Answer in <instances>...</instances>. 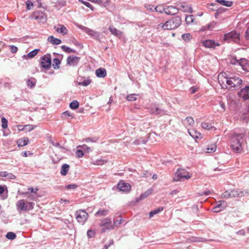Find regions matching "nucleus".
<instances>
[{
	"mask_svg": "<svg viewBox=\"0 0 249 249\" xmlns=\"http://www.w3.org/2000/svg\"><path fill=\"white\" fill-rule=\"evenodd\" d=\"M225 73H222L218 77V81L223 89L237 90L240 88L242 80L237 76L227 77Z\"/></svg>",
	"mask_w": 249,
	"mask_h": 249,
	"instance_id": "nucleus-1",
	"label": "nucleus"
},
{
	"mask_svg": "<svg viewBox=\"0 0 249 249\" xmlns=\"http://www.w3.org/2000/svg\"><path fill=\"white\" fill-rule=\"evenodd\" d=\"M244 134L234 133L231 136V147L235 152L239 153L242 150V143Z\"/></svg>",
	"mask_w": 249,
	"mask_h": 249,
	"instance_id": "nucleus-2",
	"label": "nucleus"
},
{
	"mask_svg": "<svg viewBox=\"0 0 249 249\" xmlns=\"http://www.w3.org/2000/svg\"><path fill=\"white\" fill-rule=\"evenodd\" d=\"M181 23V19L178 16L170 18L164 23H160L158 25V29L163 30H173L177 28Z\"/></svg>",
	"mask_w": 249,
	"mask_h": 249,
	"instance_id": "nucleus-3",
	"label": "nucleus"
},
{
	"mask_svg": "<svg viewBox=\"0 0 249 249\" xmlns=\"http://www.w3.org/2000/svg\"><path fill=\"white\" fill-rule=\"evenodd\" d=\"M34 203L32 202H25L24 199H20L16 203L17 210L19 213L23 211L32 210L34 209Z\"/></svg>",
	"mask_w": 249,
	"mask_h": 249,
	"instance_id": "nucleus-4",
	"label": "nucleus"
},
{
	"mask_svg": "<svg viewBox=\"0 0 249 249\" xmlns=\"http://www.w3.org/2000/svg\"><path fill=\"white\" fill-rule=\"evenodd\" d=\"M191 176L184 169H178L175 174L174 181H182L190 179Z\"/></svg>",
	"mask_w": 249,
	"mask_h": 249,
	"instance_id": "nucleus-5",
	"label": "nucleus"
},
{
	"mask_svg": "<svg viewBox=\"0 0 249 249\" xmlns=\"http://www.w3.org/2000/svg\"><path fill=\"white\" fill-rule=\"evenodd\" d=\"M224 40L228 42L238 43L240 40V34L235 31H232L224 35Z\"/></svg>",
	"mask_w": 249,
	"mask_h": 249,
	"instance_id": "nucleus-6",
	"label": "nucleus"
},
{
	"mask_svg": "<svg viewBox=\"0 0 249 249\" xmlns=\"http://www.w3.org/2000/svg\"><path fill=\"white\" fill-rule=\"evenodd\" d=\"M89 214L83 210H79L75 212V217L77 222L84 224L88 219Z\"/></svg>",
	"mask_w": 249,
	"mask_h": 249,
	"instance_id": "nucleus-7",
	"label": "nucleus"
},
{
	"mask_svg": "<svg viewBox=\"0 0 249 249\" xmlns=\"http://www.w3.org/2000/svg\"><path fill=\"white\" fill-rule=\"evenodd\" d=\"M32 18L39 22L44 23L47 21V17L42 12H35L32 16Z\"/></svg>",
	"mask_w": 249,
	"mask_h": 249,
	"instance_id": "nucleus-8",
	"label": "nucleus"
},
{
	"mask_svg": "<svg viewBox=\"0 0 249 249\" xmlns=\"http://www.w3.org/2000/svg\"><path fill=\"white\" fill-rule=\"evenodd\" d=\"M81 29L83 30L86 34L94 37L96 40H99L100 37V33L94 31L88 27L81 26Z\"/></svg>",
	"mask_w": 249,
	"mask_h": 249,
	"instance_id": "nucleus-9",
	"label": "nucleus"
},
{
	"mask_svg": "<svg viewBox=\"0 0 249 249\" xmlns=\"http://www.w3.org/2000/svg\"><path fill=\"white\" fill-rule=\"evenodd\" d=\"M41 65L43 68L49 69L51 65V57L50 54H47L41 58Z\"/></svg>",
	"mask_w": 249,
	"mask_h": 249,
	"instance_id": "nucleus-10",
	"label": "nucleus"
},
{
	"mask_svg": "<svg viewBox=\"0 0 249 249\" xmlns=\"http://www.w3.org/2000/svg\"><path fill=\"white\" fill-rule=\"evenodd\" d=\"M221 196L224 198L238 197V190L235 189L227 190L222 194Z\"/></svg>",
	"mask_w": 249,
	"mask_h": 249,
	"instance_id": "nucleus-11",
	"label": "nucleus"
},
{
	"mask_svg": "<svg viewBox=\"0 0 249 249\" xmlns=\"http://www.w3.org/2000/svg\"><path fill=\"white\" fill-rule=\"evenodd\" d=\"M238 96L244 99L247 100L249 99V86H246L242 89L238 93Z\"/></svg>",
	"mask_w": 249,
	"mask_h": 249,
	"instance_id": "nucleus-12",
	"label": "nucleus"
},
{
	"mask_svg": "<svg viewBox=\"0 0 249 249\" xmlns=\"http://www.w3.org/2000/svg\"><path fill=\"white\" fill-rule=\"evenodd\" d=\"M80 57L72 55L69 56L67 59V64L71 66H76L80 61Z\"/></svg>",
	"mask_w": 249,
	"mask_h": 249,
	"instance_id": "nucleus-13",
	"label": "nucleus"
},
{
	"mask_svg": "<svg viewBox=\"0 0 249 249\" xmlns=\"http://www.w3.org/2000/svg\"><path fill=\"white\" fill-rule=\"evenodd\" d=\"M117 188L121 191L128 192L131 189V186L129 183L121 181L118 183Z\"/></svg>",
	"mask_w": 249,
	"mask_h": 249,
	"instance_id": "nucleus-14",
	"label": "nucleus"
},
{
	"mask_svg": "<svg viewBox=\"0 0 249 249\" xmlns=\"http://www.w3.org/2000/svg\"><path fill=\"white\" fill-rule=\"evenodd\" d=\"M202 43L205 47L209 48H214L215 46L220 45L218 43H216L213 40H205L202 41Z\"/></svg>",
	"mask_w": 249,
	"mask_h": 249,
	"instance_id": "nucleus-15",
	"label": "nucleus"
},
{
	"mask_svg": "<svg viewBox=\"0 0 249 249\" xmlns=\"http://www.w3.org/2000/svg\"><path fill=\"white\" fill-rule=\"evenodd\" d=\"M106 225H108L109 226L107 227V229H113L114 227L111 224V219L109 218H106L101 221L99 224L100 227H105Z\"/></svg>",
	"mask_w": 249,
	"mask_h": 249,
	"instance_id": "nucleus-16",
	"label": "nucleus"
},
{
	"mask_svg": "<svg viewBox=\"0 0 249 249\" xmlns=\"http://www.w3.org/2000/svg\"><path fill=\"white\" fill-rule=\"evenodd\" d=\"M164 12L167 15H175L178 12V9L173 6H166Z\"/></svg>",
	"mask_w": 249,
	"mask_h": 249,
	"instance_id": "nucleus-17",
	"label": "nucleus"
},
{
	"mask_svg": "<svg viewBox=\"0 0 249 249\" xmlns=\"http://www.w3.org/2000/svg\"><path fill=\"white\" fill-rule=\"evenodd\" d=\"M95 74L98 77L104 78L107 75V71L105 69L100 68L96 70Z\"/></svg>",
	"mask_w": 249,
	"mask_h": 249,
	"instance_id": "nucleus-18",
	"label": "nucleus"
},
{
	"mask_svg": "<svg viewBox=\"0 0 249 249\" xmlns=\"http://www.w3.org/2000/svg\"><path fill=\"white\" fill-rule=\"evenodd\" d=\"M238 61L237 65L240 66L244 70L247 69L248 60L247 59L241 58L240 60H238Z\"/></svg>",
	"mask_w": 249,
	"mask_h": 249,
	"instance_id": "nucleus-19",
	"label": "nucleus"
},
{
	"mask_svg": "<svg viewBox=\"0 0 249 249\" xmlns=\"http://www.w3.org/2000/svg\"><path fill=\"white\" fill-rule=\"evenodd\" d=\"M29 142V139L27 137H24L19 139L17 141V144L18 147H22L28 144Z\"/></svg>",
	"mask_w": 249,
	"mask_h": 249,
	"instance_id": "nucleus-20",
	"label": "nucleus"
},
{
	"mask_svg": "<svg viewBox=\"0 0 249 249\" xmlns=\"http://www.w3.org/2000/svg\"><path fill=\"white\" fill-rule=\"evenodd\" d=\"M109 31L111 34L116 36H121L122 35V32L117 30L116 28L112 26H110L108 28Z\"/></svg>",
	"mask_w": 249,
	"mask_h": 249,
	"instance_id": "nucleus-21",
	"label": "nucleus"
},
{
	"mask_svg": "<svg viewBox=\"0 0 249 249\" xmlns=\"http://www.w3.org/2000/svg\"><path fill=\"white\" fill-rule=\"evenodd\" d=\"M55 31L59 33L63 34V35H66L67 34V29L63 25H58V27L55 28Z\"/></svg>",
	"mask_w": 249,
	"mask_h": 249,
	"instance_id": "nucleus-22",
	"label": "nucleus"
},
{
	"mask_svg": "<svg viewBox=\"0 0 249 249\" xmlns=\"http://www.w3.org/2000/svg\"><path fill=\"white\" fill-rule=\"evenodd\" d=\"M188 133L194 139H197L201 136V134L194 129H188Z\"/></svg>",
	"mask_w": 249,
	"mask_h": 249,
	"instance_id": "nucleus-23",
	"label": "nucleus"
},
{
	"mask_svg": "<svg viewBox=\"0 0 249 249\" xmlns=\"http://www.w3.org/2000/svg\"><path fill=\"white\" fill-rule=\"evenodd\" d=\"M70 169V165L68 164H64L61 168L60 174L62 176H66Z\"/></svg>",
	"mask_w": 249,
	"mask_h": 249,
	"instance_id": "nucleus-24",
	"label": "nucleus"
},
{
	"mask_svg": "<svg viewBox=\"0 0 249 249\" xmlns=\"http://www.w3.org/2000/svg\"><path fill=\"white\" fill-rule=\"evenodd\" d=\"M48 41L52 43L53 45H58L61 43V40L59 39L54 37L53 36H50L48 38Z\"/></svg>",
	"mask_w": 249,
	"mask_h": 249,
	"instance_id": "nucleus-25",
	"label": "nucleus"
},
{
	"mask_svg": "<svg viewBox=\"0 0 249 249\" xmlns=\"http://www.w3.org/2000/svg\"><path fill=\"white\" fill-rule=\"evenodd\" d=\"M39 51L40 50L39 49H35L32 51L30 52V53H29L27 55H24V57L32 58L37 54Z\"/></svg>",
	"mask_w": 249,
	"mask_h": 249,
	"instance_id": "nucleus-26",
	"label": "nucleus"
},
{
	"mask_svg": "<svg viewBox=\"0 0 249 249\" xmlns=\"http://www.w3.org/2000/svg\"><path fill=\"white\" fill-rule=\"evenodd\" d=\"M194 124V120L191 117H187L184 121V124L187 126H192Z\"/></svg>",
	"mask_w": 249,
	"mask_h": 249,
	"instance_id": "nucleus-27",
	"label": "nucleus"
},
{
	"mask_svg": "<svg viewBox=\"0 0 249 249\" xmlns=\"http://www.w3.org/2000/svg\"><path fill=\"white\" fill-rule=\"evenodd\" d=\"M36 83V79L34 77L29 78L27 81V86L31 88H33L35 86Z\"/></svg>",
	"mask_w": 249,
	"mask_h": 249,
	"instance_id": "nucleus-28",
	"label": "nucleus"
},
{
	"mask_svg": "<svg viewBox=\"0 0 249 249\" xmlns=\"http://www.w3.org/2000/svg\"><path fill=\"white\" fill-rule=\"evenodd\" d=\"M216 149V145L215 144H212L208 146L206 149V152L208 153H213L215 151Z\"/></svg>",
	"mask_w": 249,
	"mask_h": 249,
	"instance_id": "nucleus-29",
	"label": "nucleus"
},
{
	"mask_svg": "<svg viewBox=\"0 0 249 249\" xmlns=\"http://www.w3.org/2000/svg\"><path fill=\"white\" fill-rule=\"evenodd\" d=\"M66 2L63 0H57L55 3L54 6L58 9H60L63 6H65L66 5Z\"/></svg>",
	"mask_w": 249,
	"mask_h": 249,
	"instance_id": "nucleus-30",
	"label": "nucleus"
},
{
	"mask_svg": "<svg viewBox=\"0 0 249 249\" xmlns=\"http://www.w3.org/2000/svg\"><path fill=\"white\" fill-rule=\"evenodd\" d=\"M216 1L222 5L227 7H231L232 4V2L231 1H226L225 0H216Z\"/></svg>",
	"mask_w": 249,
	"mask_h": 249,
	"instance_id": "nucleus-31",
	"label": "nucleus"
},
{
	"mask_svg": "<svg viewBox=\"0 0 249 249\" xmlns=\"http://www.w3.org/2000/svg\"><path fill=\"white\" fill-rule=\"evenodd\" d=\"M108 212V210L100 209L95 213V216H105L107 214Z\"/></svg>",
	"mask_w": 249,
	"mask_h": 249,
	"instance_id": "nucleus-32",
	"label": "nucleus"
},
{
	"mask_svg": "<svg viewBox=\"0 0 249 249\" xmlns=\"http://www.w3.org/2000/svg\"><path fill=\"white\" fill-rule=\"evenodd\" d=\"M163 208L162 207L158 208V209L151 211L149 213L150 218L152 217L155 214L159 213L160 212L162 211Z\"/></svg>",
	"mask_w": 249,
	"mask_h": 249,
	"instance_id": "nucleus-33",
	"label": "nucleus"
},
{
	"mask_svg": "<svg viewBox=\"0 0 249 249\" xmlns=\"http://www.w3.org/2000/svg\"><path fill=\"white\" fill-rule=\"evenodd\" d=\"M216 206L221 210H223L227 207V205L225 201H219Z\"/></svg>",
	"mask_w": 249,
	"mask_h": 249,
	"instance_id": "nucleus-34",
	"label": "nucleus"
},
{
	"mask_svg": "<svg viewBox=\"0 0 249 249\" xmlns=\"http://www.w3.org/2000/svg\"><path fill=\"white\" fill-rule=\"evenodd\" d=\"M60 61L58 58L53 59V67L54 69H58L60 67Z\"/></svg>",
	"mask_w": 249,
	"mask_h": 249,
	"instance_id": "nucleus-35",
	"label": "nucleus"
},
{
	"mask_svg": "<svg viewBox=\"0 0 249 249\" xmlns=\"http://www.w3.org/2000/svg\"><path fill=\"white\" fill-rule=\"evenodd\" d=\"M201 126L203 129L207 130H210L213 127V126L211 124L206 122L202 123Z\"/></svg>",
	"mask_w": 249,
	"mask_h": 249,
	"instance_id": "nucleus-36",
	"label": "nucleus"
},
{
	"mask_svg": "<svg viewBox=\"0 0 249 249\" xmlns=\"http://www.w3.org/2000/svg\"><path fill=\"white\" fill-rule=\"evenodd\" d=\"M248 195H249V190L248 189L243 191L238 190V197H241Z\"/></svg>",
	"mask_w": 249,
	"mask_h": 249,
	"instance_id": "nucleus-37",
	"label": "nucleus"
},
{
	"mask_svg": "<svg viewBox=\"0 0 249 249\" xmlns=\"http://www.w3.org/2000/svg\"><path fill=\"white\" fill-rule=\"evenodd\" d=\"M91 82V80L89 78H88L87 79L85 80L82 82H79L78 83V85L86 87L90 84Z\"/></svg>",
	"mask_w": 249,
	"mask_h": 249,
	"instance_id": "nucleus-38",
	"label": "nucleus"
},
{
	"mask_svg": "<svg viewBox=\"0 0 249 249\" xmlns=\"http://www.w3.org/2000/svg\"><path fill=\"white\" fill-rule=\"evenodd\" d=\"M36 126L32 124H27L24 125L21 130H25L26 132H30L33 130Z\"/></svg>",
	"mask_w": 249,
	"mask_h": 249,
	"instance_id": "nucleus-39",
	"label": "nucleus"
},
{
	"mask_svg": "<svg viewBox=\"0 0 249 249\" xmlns=\"http://www.w3.org/2000/svg\"><path fill=\"white\" fill-rule=\"evenodd\" d=\"M228 62L232 65H237L238 61L236 57L231 56L228 59Z\"/></svg>",
	"mask_w": 249,
	"mask_h": 249,
	"instance_id": "nucleus-40",
	"label": "nucleus"
},
{
	"mask_svg": "<svg viewBox=\"0 0 249 249\" xmlns=\"http://www.w3.org/2000/svg\"><path fill=\"white\" fill-rule=\"evenodd\" d=\"M79 106V104L78 102H77L76 100L72 101L70 104V107L71 109H76Z\"/></svg>",
	"mask_w": 249,
	"mask_h": 249,
	"instance_id": "nucleus-41",
	"label": "nucleus"
},
{
	"mask_svg": "<svg viewBox=\"0 0 249 249\" xmlns=\"http://www.w3.org/2000/svg\"><path fill=\"white\" fill-rule=\"evenodd\" d=\"M61 48L63 51H64L67 53H75V50L70 48V47H66L64 45L62 46Z\"/></svg>",
	"mask_w": 249,
	"mask_h": 249,
	"instance_id": "nucleus-42",
	"label": "nucleus"
},
{
	"mask_svg": "<svg viewBox=\"0 0 249 249\" xmlns=\"http://www.w3.org/2000/svg\"><path fill=\"white\" fill-rule=\"evenodd\" d=\"M195 19L194 16L193 15H189L186 17L185 20L187 24H190L193 22Z\"/></svg>",
	"mask_w": 249,
	"mask_h": 249,
	"instance_id": "nucleus-43",
	"label": "nucleus"
},
{
	"mask_svg": "<svg viewBox=\"0 0 249 249\" xmlns=\"http://www.w3.org/2000/svg\"><path fill=\"white\" fill-rule=\"evenodd\" d=\"M151 113L154 114H163L164 113V110L159 108V107H156L154 110H151Z\"/></svg>",
	"mask_w": 249,
	"mask_h": 249,
	"instance_id": "nucleus-44",
	"label": "nucleus"
},
{
	"mask_svg": "<svg viewBox=\"0 0 249 249\" xmlns=\"http://www.w3.org/2000/svg\"><path fill=\"white\" fill-rule=\"evenodd\" d=\"M6 237L10 240H13L16 238V235L13 232H8L6 235Z\"/></svg>",
	"mask_w": 249,
	"mask_h": 249,
	"instance_id": "nucleus-45",
	"label": "nucleus"
},
{
	"mask_svg": "<svg viewBox=\"0 0 249 249\" xmlns=\"http://www.w3.org/2000/svg\"><path fill=\"white\" fill-rule=\"evenodd\" d=\"M136 94H131L127 96L126 99L128 101H134L136 100L137 98L136 97Z\"/></svg>",
	"mask_w": 249,
	"mask_h": 249,
	"instance_id": "nucleus-46",
	"label": "nucleus"
},
{
	"mask_svg": "<svg viewBox=\"0 0 249 249\" xmlns=\"http://www.w3.org/2000/svg\"><path fill=\"white\" fill-rule=\"evenodd\" d=\"M50 142L54 146H55V147H58L61 150H63V151H65L66 150V148L60 145V144L58 143V142H56V143H55L53 141H50Z\"/></svg>",
	"mask_w": 249,
	"mask_h": 249,
	"instance_id": "nucleus-47",
	"label": "nucleus"
},
{
	"mask_svg": "<svg viewBox=\"0 0 249 249\" xmlns=\"http://www.w3.org/2000/svg\"><path fill=\"white\" fill-rule=\"evenodd\" d=\"M149 195V193L148 192H145L144 194H142L140 196L137 198V201H139L142 199H145Z\"/></svg>",
	"mask_w": 249,
	"mask_h": 249,
	"instance_id": "nucleus-48",
	"label": "nucleus"
},
{
	"mask_svg": "<svg viewBox=\"0 0 249 249\" xmlns=\"http://www.w3.org/2000/svg\"><path fill=\"white\" fill-rule=\"evenodd\" d=\"M181 37L182 39L187 41H189L190 39L191 36L190 34H184L182 35Z\"/></svg>",
	"mask_w": 249,
	"mask_h": 249,
	"instance_id": "nucleus-49",
	"label": "nucleus"
},
{
	"mask_svg": "<svg viewBox=\"0 0 249 249\" xmlns=\"http://www.w3.org/2000/svg\"><path fill=\"white\" fill-rule=\"evenodd\" d=\"M1 126L3 128L5 129L7 127L8 121L4 117L1 119Z\"/></svg>",
	"mask_w": 249,
	"mask_h": 249,
	"instance_id": "nucleus-50",
	"label": "nucleus"
},
{
	"mask_svg": "<svg viewBox=\"0 0 249 249\" xmlns=\"http://www.w3.org/2000/svg\"><path fill=\"white\" fill-rule=\"evenodd\" d=\"M76 156L77 158H80L84 156V152L81 149H77L75 152Z\"/></svg>",
	"mask_w": 249,
	"mask_h": 249,
	"instance_id": "nucleus-51",
	"label": "nucleus"
},
{
	"mask_svg": "<svg viewBox=\"0 0 249 249\" xmlns=\"http://www.w3.org/2000/svg\"><path fill=\"white\" fill-rule=\"evenodd\" d=\"M164 9L165 7H164L162 5H159L155 8V10L159 13L164 12Z\"/></svg>",
	"mask_w": 249,
	"mask_h": 249,
	"instance_id": "nucleus-52",
	"label": "nucleus"
},
{
	"mask_svg": "<svg viewBox=\"0 0 249 249\" xmlns=\"http://www.w3.org/2000/svg\"><path fill=\"white\" fill-rule=\"evenodd\" d=\"M28 190L31 193L35 194L36 196H38V195L37 194V192L38 191V189L37 188L34 189L33 187H29V188H28Z\"/></svg>",
	"mask_w": 249,
	"mask_h": 249,
	"instance_id": "nucleus-53",
	"label": "nucleus"
},
{
	"mask_svg": "<svg viewBox=\"0 0 249 249\" xmlns=\"http://www.w3.org/2000/svg\"><path fill=\"white\" fill-rule=\"evenodd\" d=\"M80 2H81L82 3L84 4L85 6H86L87 7L89 8L90 9L93 10V7H92L91 5L88 2L84 1L83 0H79Z\"/></svg>",
	"mask_w": 249,
	"mask_h": 249,
	"instance_id": "nucleus-54",
	"label": "nucleus"
},
{
	"mask_svg": "<svg viewBox=\"0 0 249 249\" xmlns=\"http://www.w3.org/2000/svg\"><path fill=\"white\" fill-rule=\"evenodd\" d=\"M78 186L75 184H69L65 186L66 189H74L76 188Z\"/></svg>",
	"mask_w": 249,
	"mask_h": 249,
	"instance_id": "nucleus-55",
	"label": "nucleus"
},
{
	"mask_svg": "<svg viewBox=\"0 0 249 249\" xmlns=\"http://www.w3.org/2000/svg\"><path fill=\"white\" fill-rule=\"evenodd\" d=\"M71 115L69 111H66L62 113V117L63 118H67L68 117L71 116Z\"/></svg>",
	"mask_w": 249,
	"mask_h": 249,
	"instance_id": "nucleus-56",
	"label": "nucleus"
},
{
	"mask_svg": "<svg viewBox=\"0 0 249 249\" xmlns=\"http://www.w3.org/2000/svg\"><path fill=\"white\" fill-rule=\"evenodd\" d=\"M95 234V231L91 230H89L87 231V236L89 238L92 237Z\"/></svg>",
	"mask_w": 249,
	"mask_h": 249,
	"instance_id": "nucleus-57",
	"label": "nucleus"
},
{
	"mask_svg": "<svg viewBox=\"0 0 249 249\" xmlns=\"http://www.w3.org/2000/svg\"><path fill=\"white\" fill-rule=\"evenodd\" d=\"M7 178L11 179H14L16 178V176L11 173H8L7 172L6 173V177Z\"/></svg>",
	"mask_w": 249,
	"mask_h": 249,
	"instance_id": "nucleus-58",
	"label": "nucleus"
},
{
	"mask_svg": "<svg viewBox=\"0 0 249 249\" xmlns=\"http://www.w3.org/2000/svg\"><path fill=\"white\" fill-rule=\"evenodd\" d=\"M211 194V192L209 190H207L201 193H198V194L199 196H202L203 195L208 196Z\"/></svg>",
	"mask_w": 249,
	"mask_h": 249,
	"instance_id": "nucleus-59",
	"label": "nucleus"
},
{
	"mask_svg": "<svg viewBox=\"0 0 249 249\" xmlns=\"http://www.w3.org/2000/svg\"><path fill=\"white\" fill-rule=\"evenodd\" d=\"M10 49L12 53H16L18 51V48L14 45H10Z\"/></svg>",
	"mask_w": 249,
	"mask_h": 249,
	"instance_id": "nucleus-60",
	"label": "nucleus"
},
{
	"mask_svg": "<svg viewBox=\"0 0 249 249\" xmlns=\"http://www.w3.org/2000/svg\"><path fill=\"white\" fill-rule=\"evenodd\" d=\"M113 240L112 239L111 240H110L109 241V244L108 245H105L104 246V247H103V248H102V249H107L111 245H113Z\"/></svg>",
	"mask_w": 249,
	"mask_h": 249,
	"instance_id": "nucleus-61",
	"label": "nucleus"
},
{
	"mask_svg": "<svg viewBox=\"0 0 249 249\" xmlns=\"http://www.w3.org/2000/svg\"><path fill=\"white\" fill-rule=\"evenodd\" d=\"M151 175V174L149 173V172H148L147 171H145L144 172H143L142 175H141V177H143V178H147L149 176H150Z\"/></svg>",
	"mask_w": 249,
	"mask_h": 249,
	"instance_id": "nucleus-62",
	"label": "nucleus"
},
{
	"mask_svg": "<svg viewBox=\"0 0 249 249\" xmlns=\"http://www.w3.org/2000/svg\"><path fill=\"white\" fill-rule=\"evenodd\" d=\"M33 6V3L30 0H27L26 1V6L27 9L28 10L30 9V7Z\"/></svg>",
	"mask_w": 249,
	"mask_h": 249,
	"instance_id": "nucleus-63",
	"label": "nucleus"
},
{
	"mask_svg": "<svg viewBox=\"0 0 249 249\" xmlns=\"http://www.w3.org/2000/svg\"><path fill=\"white\" fill-rule=\"evenodd\" d=\"M215 23H210L207 25V29L208 30H211L212 28H213L214 26Z\"/></svg>",
	"mask_w": 249,
	"mask_h": 249,
	"instance_id": "nucleus-64",
	"label": "nucleus"
}]
</instances>
